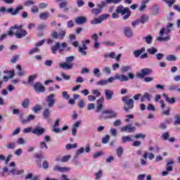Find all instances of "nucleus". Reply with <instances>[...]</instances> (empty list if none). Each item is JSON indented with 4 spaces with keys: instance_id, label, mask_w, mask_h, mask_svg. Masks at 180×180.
I'll list each match as a JSON object with an SVG mask.
<instances>
[{
    "instance_id": "680f3d73",
    "label": "nucleus",
    "mask_w": 180,
    "mask_h": 180,
    "mask_svg": "<svg viewBox=\"0 0 180 180\" xmlns=\"http://www.w3.org/2000/svg\"><path fill=\"white\" fill-rule=\"evenodd\" d=\"M143 97L145 98V99H146V101L150 102V101H151L152 96H151V94H150L148 93H145L143 94Z\"/></svg>"
},
{
    "instance_id": "e433bc0d",
    "label": "nucleus",
    "mask_w": 180,
    "mask_h": 180,
    "mask_svg": "<svg viewBox=\"0 0 180 180\" xmlns=\"http://www.w3.org/2000/svg\"><path fill=\"white\" fill-rule=\"evenodd\" d=\"M49 16H50V14L47 12H44V13H41L40 15H39V18L41 20H46Z\"/></svg>"
},
{
    "instance_id": "774afa93",
    "label": "nucleus",
    "mask_w": 180,
    "mask_h": 180,
    "mask_svg": "<svg viewBox=\"0 0 180 180\" xmlns=\"http://www.w3.org/2000/svg\"><path fill=\"white\" fill-rule=\"evenodd\" d=\"M62 96L64 99H70V94L67 91H63Z\"/></svg>"
},
{
    "instance_id": "393cba45",
    "label": "nucleus",
    "mask_w": 180,
    "mask_h": 180,
    "mask_svg": "<svg viewBox=\"0 0 180 180\" xmlns=\"http://www.w3.org/2000/svg\"><path fill=\"white\" fill-rule=\"evenodd\" d=\"M53 171H58V172H67V171H70V167H61L57 165L53 166Z\"/></svg>"
},
{
    "instance_id": "5fc2aeb1",
    "label": "nucleus",
    "mask_w": 180,
    "mask_h": 180,
    "mask_svg": "<svg viewBox=\"0 0 180 180\" xmlns=\"http://www.w3.org/2000/svg\"><path fill=\"white\" fill-rule=\"evenodd\" d=\"M24 5H25V6H32L34 5V1H33L32 0H27L25 1Z\"/></svg>"
},
{
    "instance_id": "c03bdc74",
    "label": "nucleus",
    "mask_w": 180,
    "mask_h": 180,
    "mask_svg": "<svg viewBox=\"0 0 180 180\" xmlns=\"http://www.w3.org/2000/svg\"><path fill=\"white\" fill-rule=\"evenodd\" d=\"M42 108L41 105H37L35 106H34L32 109V112H34V113H37L38 112H40V110H41Z\"/></svg>"
},
{
    "instance_id": "7c9ffc66",
    "label": "nucleus",
    "mask_w": 180,
    "mask_h": 180,
    "mask_svg": "<svg viewBox=\"0 0 180 180\" xmlns=\"http://www.w3.org/2000/svg\"><path fill=\"white\" fill-rule=\"evenodd\" d=\"M120 70L122 72H129L131 70V66L129 65H122Z\"/></svg>"
},
{
    "instance_id": "2f4dec72",
    "label": "nucleus",
    "mask_w": 180,
    "mask_h": 180,
    "mask_svg": "<svg viewBox=\"0 0 180 180\" xmlns=\"http://www.w3.org/2000/svg\"><path fill=\"white\" fill-rule=\"evenodd\" d=\"M93 74L94 77H96L97 78H100V77H102V73L101 72V70L99 68H96L93 70Z\"/></svg>"
},
{
    "instance_id": "bb28decb",
    "label": "nucleus",
    "mask_w": 180,
    "mask_h": 180,
    "mask_svg": "<svg viewBox=\"0 0 180 180\" xmlns=\"http://www.w3.org/2000/svg\"><path fill=\"white\" fill-rule=\"evenodd\" d=\"M144 51H146V48L136 50L134 51V56L136 58H139V57H140V56H141L142 53H144Z\"/></svg>"
},
{
    "instance_id": "f257e3e1",
    "label": "nucleus",
    "mask_w": 180,
    "mask_h": 180,
    "mask_svg": "<svg viewBox=\"0 0 180 180\" xmlns=\"http://www.w3.org/2000/svg\"><path fill=\"white\" fill-rule=\"evenodd\" d=\"M8 36H15L17 39H22L27 35V31L23 30V25H14L7 32Z\"/></svg>"
},
{
    "instance_id": "cd10ccee",
    "label": "nucleus",
    "mask_w": 180,
    "mask_h": 180,
    "mask_svg": "<svg viewBox=\"0 0 180 180\" xmlns=\"http://www.w3.org/2000/svg\"><path fill=\"white\" fill-rule=\"evenodd\" d=\"M36 117L33 115H30L26 119L22 120L21 122L23 124H26V123H29V122H32V120H34Z\"/></svg>"
},
{
    "instance_id": "c9c22d12",
    "label": "nucleus",
    "mask_w": 180,
    "mask_h": 180,
    "mask_svg": "<svg viewBox=\"0 0 180 180\" xmlns=\"http://www.w3.org/2000/svg\"><path fill=\"white\" fill-rule=\"evenodd\" d=\"M122 143H127L133 141V139H131V136H124L122 137Z\"/></svg>"
},
{
    "instance_id": "423d86ee",
    "label": "nucleus",
    "mask_w": 180,
    "mask_h": 180,
    "mask_svg": "<svg viewBox=\"0 0 180 180\" xmlns=\"http://www.w3.org/2000/svg\"><path fill=\"white\" fill-rule=\"evenodd\" d=\"M101 115H107L104 116V119H116L117 117V112L113 110H104L102 111Z\"/></svg>"
},
{
    "instance_id": "79ce46f5",
    "label": "nucleus",
    "mask_w": 180,
    "mask_h": 180,
    "mask_svg": "<svg viewBox=\"0 0 180 180\" xmlns=\"http://www.w3.org/2000/svg\"><path fill=\"white\" fill-rule=\"evenodd\" d=\"M84 151L85 149L84 148H80L77 150V153L74 155V158H78V155H79L80 154H83Z\"/></svg>"
},
{
    "instance_id": "f3484780",
    "label": "nucleus",
    "mask_w": 180,
    "mask_h": 180,
    "mask_svg": "<svg viewBox=\"0 0 180 180\" xmlns=\"http://www.w3.org/2000/svg\"><path fill=\"white\" fill-rule=\"evenodd\" d=\"M56 2H60L59 4V8L60 9H63L65 12H67V11L70 10V8L67 7L68 2H67L65 0H56Z\"/></svg>"
},
{
    "instance_id": "f03ea898",
    "label": "nucleus",
    "mask_w": 180,
    "mask_h": 180,
    "mask_svg": "<svg viewBox=\"0 0 180 180\" xmlns=\"http://www.w3.org/2000/svg\"><path fill=\"white\" fill-rule=\"evenodd\" d=\"M172 26H174L172 23H169L167 25V29H166L165 27L162 28L159 33L160 37H158L156 38V40L158 41H168V40H169V36L165 37H163L162 36H164V34H169V33H171V30L169 29H171Z\"/></svg>"
},
{
    "instance_id": "69168bd1",
    "label": "nucleus",
    "mask_w": 180,
    "mask_h": 180,
    "mask_svg": "<svg viewBox=\"0 0 180 180\" xmlns=\"http://www.w3.org/2000/svg\"><path fill=\"white\" fill-rule=\"evenodd\" d=\"M147 110H150L151 112H155V107L153 104H148Z\"/></svg>"
},
{
    "instance_id": "37998d69",
    "label": "nucleus",
    "mask_w": 180,
    "mask_h": 180,
    "mask_svg": "<svg viewBox=\"0 0 180 180\" xmlns=\"http://www.w3.org/2000/svg\"><path fill=\"white\" fill-rule=\"evenodd\" d=\"M166 61H176V56L174 55H168L166 56Z\"/></svg>"
},
{
    "instance_id": "39448f33",
    "label": "nucleus",
    "mask_w": 180,
    "mask_h": 180,
    "mask_svg": "<svg viewBox=\"0 0 180 180\" xmlns=\"http://www.w3.org/2000/svg\"><path fill=\"white\" fill-rule=\"evenodd\" d=\"M115 79H118L119 81H121V82H126L129 81V77L126 76L125 75H120V74H115L114 77H110L108 78V84H112Z\"/></svg>"
},
{
    "instance_id": "6ab92c4d",
    "label": "nucleus",
    "mask_w": 180,
    "mask_h": 180,
    "mask_svg": "<svg viewBox=\"0 0 180 180\" xmlns=\"http://www.w3.org/2000/svg\"><path fill=\"white\" fill-rule=\"evenodd\" d=\"M117 13H121V15H126L129 12V8H124L122 5H120L116 8Z\"/></svg>"
},
{
    "instance_id": "13d9d810",
    "label": "nucleus",
    "mask_w": 180,
    "mask_h": 180,
    "mask_svg": "<svg viewBox=\"0 0 180 180\" xmlns=\"http://www.w3.org/2000/svg\"><path fill=\"white\" fill-rule=\"evenodd\" d=\"M156 60L161 61L164 58V53H158L155 55Z\"/></svg>"
},
{
    "instance_id": "3c124183",
    "label": "nucleus",
    "mask_w": 180,
    "mask_h": 180,
    "mask_svg": "<svg viewBox=\"0 0 180 180\" xmlns=\"http://www.w3.org/2000/svg\"><path fill=\"white\" fill-rule=\"evenodd\" d=\"M109 140H110V136L106 135L104 138L102 139L103 144H108V143H109Z\"/></svg>"
},
{
    "instance_id": "603ef678",
    "label": "nucleus",
    "mask_w": 180,
    "mask_h": 180,
    "mask_svg": "<svg viewBox=\"0 0 180 180\" xmlns=\"http://www.w3.org/2000/svg\"><path fill=\"white\" fill-rule=\"evenodd\" d=\"M39 147L41 148V150H43L44 148H46V150H47L49 148V146H47V143H46V141H41L39 143Z\"/></svg>"
},
{
    "instance_id": "8fccbe9b",
    "label": "nucleus",
    "mask_w": 180,
    "mask_h": 180,
    "mask_svg": "<svg viewBox=\"0 0 180 180\" xmlns=\"http://www.w3.org/2000/svg\"><path fill=\"white\" fill-rule=\"evenodd\" d=\"M96 85H101V86H103V85H108V80L101 79L96 82Z\"/></svg>"
},
{
    "instance_id": "412c9836",
    "label": "nucleus",
    "mask_w": 180,
    "mask_h": 180,
    "mask_svg": "<svg viewBox=\"0 0 180 180\" xmlns=\"http://www.w3.org/2000/svg\"><path fill=\"white\" fill-rule=\"evenodd\" d=\"M82 46H79V53H81L82 56H86V51L84 50H88V47L85 44V41H82Z\"/></svg>"
},
{
    "instance_id": "6e6d98bb",
    "label": "nucleus",
    "mask_w": 180,
    "mask_h": 180,
    "mask_svg": "<svg viewBox=\"0 0 180 180\" xmlns=\"http://www.w3.org/2000/svg\"><path fill=\"white\" fill-rule=\"evenodd\" d=\"M167 89H168L169 91H177L178 87L175 84H172V85H169L167 86Z\"/></svg>"
},
{
    "instance_id": "a878e982",
    "label": "nucleus",
    "mask_w": 180,
    "mask_h": 180,
    "mask_svg": "<svg viewBox=\"0 0 180 180\" xmlns=\"http://www.w3.org/2000/svg\"><path fill=\"white\" fill-rule=\"evenodd\" d=\"M162 96L165 98V101L167 102V103H170L172 105H173L174 103H175V101L176 100L175 98H169L168 96V94H163Z\"/></svg>"
},
{
    "instance_id": "58836bf2",
    "label": "nucleus",
    "mask_w": 180,
    "mask_h": 180,
    "mask_svg": "<svg viewBox=\"0 0 180 180\" xmlns=\"http://www.w3.org/2000/svg\"><path fill=\"white\" fill-rule=\"evenodd\" d=\"M172 164H174V161H172V160H170L167 163L166 171H167V172L172 171V169H173L172 166Z\"/></svg>"
},
{
    "instance_id": "864d4df0",
    "label": "nucleus",
    "mask_w": 180,
    "mask_h": 180,
    "mask_svg": "<svg viewBox=\"0 0 180 180\" xmlns=\"http://www.w3.org/2000/svg\"><path fill=\"white\" fill-rule=\"evenodd\" d=\"M71 158V155H66L63 156L61 159L62 162H68L70 161V159Z\"/></svg>"
},
{
    "instance_id": "2eb2a0df",
    "label": "nucleus",
    "mask_w": 180,
    "mask_h": 180,
    "mask_svg": "<svg viewBox=\"0 0 180 180\" xmlns=\"http://www.w3.org/2000/svg\"><path fill=\"white\" fill-rule=\"evenodd\" d=\"M120 130L122 132L134 133L136 131V127L129 124L122 127Z\"/></svg>"
},
{
    "instance_id": "de8ad7c7",
    "label": "nucleus",
    "mask_w": 180,
    "mask_h": 180,
    "mask_svg": "<svg viewBox=\"0 0 180 180\" xmlns=\"http://www.w3.org/2000/svg\"><path fill=\"white\" fill-rule=\"evenodd\" d=\"M123 148L122 147H119L118 148H117L116 150V153H117V157L120 158L122 157V154H123Z\"/></svg>"
},
{
    "instance_id": "aec40b11",
    "label": "nucleus",
    "mask_w": 180,
    "mask_h": 180,
    "mask_svg": "<svg viewBox=\"0 0 180 180\" xmlns=\"http://www.w3.org/2000/svg\"><path fill=\"white\" fill-rule=\"evenodd\" d=\"M81 123H82V121H77L73 124V126L72 127V136H77V131H78V127H79V126H81Z\"/></svg>"
},
{
    "instance_id": "4be33fe9",
    "label": "nucleus",
    "mask_w": 180,
    "mask_h": 180,
    "mask_svg": "<svg viewBox=\"0 0 180 180\" xmlns=\"http://www.w3.org/2000/svg\"><path fill=\"white\" fill-rule=\"evenodd\" d=\"M58 126H60V119L58 118L55 121L52 131L54 133H60L61 131V129L58 128Z\"/></svg>"
},
{
    "instance_id": "72a5a7b5",
    "label": "nucleus",
    "mask_w": 180,
    "mask_h": 180,
    "mask_svg": "<svg viewBox=\"0 0 180 180\" xmlns=\"http://www.w3.org/2000/svg\"><path fill=\"white\" fill-rule=\"evenodd\" d=\"M143 40H145L147 44H151L153 43V36L148 35L146 37H143Z\"/></svg>"
},
{
    "instance_id": "4468645a",
    "label": "nucleus",
    "mask_w": 180,
    "mask_h": 180,
    "mask_svg": "<svg viewBox=\"0 0 180 180\" xmlns=\"http://www.w3.org/2000/svg\"><path fill=\"white\" fill-rule=\"evenodd\" d=\"M104 101H105V98L103 97H101L96 101L97 105L95 110L96 113H99V112H101L102 109H103Z\"/></svg>"
},
{
    "instance_id": "a19ab883",
    "label": "nucleus",
    "mask_w": 180,
    "mask_h": 180,
    "mask_svg": "<svg viewBox=\"0 0 180 180\" xmlns=\"http://www.w3.org/2000/svg\"><path fill=\"white\" fill-rule=\"evenodd\" d=\"M91 13L95 15V16H98L100 13H102V10L101 8H93L91 9Z\"/></svg>"
},
{
    "instance_id": "bf43d9fd",
    "label": "nucleus",
    "mask_w": 180,
    "mask_h": 180,
    "mask_svg": "<svg viewBox=\"0 0 180 180\" xmlns=\"http://www.w3.org/2000/svg\"><path fill=\"white\" fill-rule=\"evenodd\" d=\"M134 139H136V140H138L139 139H146V134H136L134 136Z\"/></svg>"
},
{
    "instance_id": "20e7f679",
    "label": "nucleus",
    "mask_w": 180,
    "mask_h": 180,
    "mask_svg": "<svg viewBox=\"0 0 180 180\" xmlns=\"http://www.w3.org/2000/svg\"><path fill=\"white\" fill-rule=\"evenodd\" d=\"M68 46V45L65 42H63L61 44H60V42H56L51 47L52 53L56 54L58 50H59L60 53H61V51H64V49H67Z\"/></svg>"
},
{
    "instance_id": "052dcab7",
    "label": "nucleus",
    "mask_w": 180,
    "mask_h": 180,
    "mask_svg": "<svg viewBox=\"0 0 180 180\" xmlns=\"http://www.w3.org/2000/svg\"><path fill=\"white\" fill-rule=\"evenodd\" d=\"M97 6L102 11V9L106 6V1H101L100 4H97Z\"/></svg>"
},
{
    "instance_id": "f8f14e48",
    "label": "nucleus",
    "mask_w": 180,
    "mask_h": 180,
    "mask_svg": "<svg viewBox=\"0 0 180 180\" xmlns=\"http://www.w3.org/2000/svg\"><path fill=\"white\" fill-rule=\"evenodd\" d=\"M153 70H151V69L149 68L142 69L141 70V72L136 74V77L139 79L144 78L145 77H147V75H150V74H151Z\"/></svg>"
},
{
    "instance_id": "e2e57ef3",
    "label": "nucleus",
    "mask_w": 180,
    "mask_h": 180,
    "mask_svg": "<svg viewBox=\"0 0 180 180\" xmlns=\"http://www.w3.org/2000/svg\"><path fill=\"white\" fill-rule=\"evenodd\" d=\"M31 12L32 13H39V7L37 6H33L31 8Z\"/></svg>"
},
{
    "instance_id": "ea45409f",
    "label": "nucleus",
    "mask_w": 180,
    "mask_h": 180,
    "mask_svg": "<svg viewBox=\"0 0 180 180\" xmlns=\"http://www.w3.org/2000/svg\"><path fill=\"white\" fill-rule=\"evenodd\" d=\"M78 144L77 143H69L65 146L66 150H72V148H77Z\"/></svg>"
},
{
    "instance_id": "0e129e2a",
    "label": "nucleus",
    "mask_w": 180,
    "mask_h": 180,
    "mask_svg": "<svg viewBox=\"0 0 180 180\" xmlns=\"http://www.w3.org/2000/svg\"><path fill=\"white\" fill-rule=\"evenodd\" d=\"M91 92L93 95H95L97 98H99V96H101V92H99V90L93 89Z\"/></svg>"
},
{
    "instance_id": "6e6552de",
    "label": "nucleus",
    "mask_w": 180,
    "mask_h": 180,
    "mask_svg": "<svg viewBox=\"0 0 180 180\" xmlns=\"http://www.w3.org/2000/svg\"><path fill=\"white\" fill-rule=\"evenodd\" d=\"M46 102L48 105V108H53L56 105V94H51L46 96Z\"/></svg>"
},
{
    "instance_id": "9d476101",
    "label": "nucleus",
    "mask_w": 180,
    "mask_h": 180,
    "mask_svg": "<svg viewBox=\"0 0 180 180\" xmlns=\"http://www.w3.org/2000/svg\"><path fill=\"white\" fill-rule=\"evenodd\" d=\"M109 16H110L109 14H108V15L102 14L98 18H94V19L91 20L90 21V23H91V25H99V23H102V22H103V20H106V19H108V18H109Z\"/></svg>"
},
{
    "instance_id": "b1692460",
    "label": "nucleus",
    "mask_w": 180,
    "mask_h": 180,
    "mask_svg": "<svg viewBox=\"0 0 180 180\" xmlns=\"http://www.w3.org/2000/svg\"><path fill=\"white\" fill-rule=\"evenodd\" d=\"M86 17L84 16H80L77 17L75 20V22L77 25H84V23H86Z\"/></svg>"
},
{
    "instance_id": "7ed1b4c3",
    "label": "nucleus",
    "mask_w": 180,
    "mask_h": 180,
    "mask_svg": "<svg viewBox=\"0 0 180 180\" xmlns=\"http://www.w3.org/2000/svg\"><path fill=\"white\" fill-rule=\"evenodd\" d=\"M122 102L125 105L123 108L124 112H129L134 108V100L129 96H125L122 98Z\"/></svg>"
},
{
    "instance_id": "0eeeda50",
    "label": "nucleus",
    "mask_w": 180,
    "mask_h": 180,
    "mask_svg": "<svg viewBox=\"0 0 180 180\" xmlns=\"http://www.w3.org/2000/svg\"><path fill=\"white\" fill-rule=\"evenodd\" d=\"M66 34L67 32L65 30H61L59 32H58L57 31H53L51 34V37L58 40H64Z\"/></svg>"
},
{
    "instance_id": "1a4fd4ad",
    "label": "nucleus",
    "mask_w": 180,
    "mask_h": 180,
    "mask_svg": "<svg viewBox=\"0 0 180 180\" xmlns=\"http://www.w3.org/2000/svg\"><path fill=\"white\" fill-rule=\"evenodd\" d=\"M46 133V128L38 125L36 126L32 130V134H34L37 137H40V136H43Z\"/></svg>"
},
{
    "instance_id": "9b49d317",
    "label": "nucleus",
    "mask_w": 180,
    "mask_h": 180,
    "mask_svg": "<svg viewBox=\"0 0 180 180\" xmlns=\"http://www.w3.org/2000/svg\"><path fill=\"white\" fill-rule=\"evenodd\" d=\"M20 11H23V6H18L15 8H10L6 9L7 13H11L12 16L18 15Z\"/></svg>"
},
{
    "instance_id": "5701e85b",
    "label": "nucleus",
    "mask_w": 180,
    "mask_h": 180,
    "mask_svg": "<svg viewBox=\"0 0 180 180\" xmlns=\"http://www.w3.org/2000/svg\"><path fill=\"white\" fill-rule=\"evenodd\" d=\"M59 67L63 68V70H72L74 67V63H67V62L60 63Z\"/></svg>"
},
{
    "instance_id": "ddd939ff",
    "label": "nucleus",
    "mask_w": 180,
    "mask_h": 180,
    "mask_svg": "<svg viewBox=\"0 0 180 180\" xmlns=\"http://www.w3.org/2000/svg\"><path fill=\"white\" fill-rule=\"evenodd\" d=\"M34 89L36 92H38V94H44V92H46V87H44L40 82L34 84Z\"/></svg>"
},
{
    "instance_id": "dca6fc26",
    "label": "nucleus",
    "mask_w": 180,
    "mask_h": 180,
    "mask_svg": "<svg viewBox=\"0 0 180 180\" xmlns=\"http://www.w3.org/2000/svg\"><path fill=\"white\" fill-rule=\"evenodd\" d=\"M124 30V34L126 37L128 39H131L134 36L133 30H131V27H124L123 28Z\"/></svg>"
},
{
    "instance_id": "f704fd0d",
    "label": "nucleus",
    "mask_w": 180,
    "mask_h": 180,
    "mask_svg": "<svg viewBox=\"0 0 180 180\" xmlns=\"http://www.w3.org/2000/svg\"><path fill=\"white\" fill-rule=\"evenodd\" d=\"M16 146V143L15 141H12L10 143H8L7 145H6V148L8 150H13Z\"/></svg>"
},
{
    "instance_id": "338daca9",
    "label": "nucleus",
    "mask_w": 180,
    "mask_h": 180,
    "mask_svg": "<svg viewBox=\"0 0 180 180\" xmlns=\"http://www.w3.org/2000/svg\"><path fill=\"white\" fill-rule=\"evenodd\" d=\"M47 27V24L44 23V24H40L38 25L37 29L38 30H43L44 29H46Z\"/></svg>"
},
{
    "instance_id": "a18cd8bd",
    "label": "nucleus",
    "mask_w": 180,
    "mask_h": 180,
    "mask_svg": "<svg viewBox=\"0 0 180 180\" xmlns=\"http://www.w3.org/2000/svg\"><path fill=\"white\" fill-rule=\"evenodd\" d=\"M75 60V57L72 56L66 57L65 58V61L68 64H72V61H74Z\"/></svg>"
},
{
    "instance_id": "09e8293b",
    "label": "nucleus",
    "mask_w": 180,
    "mask_h": 180,
    "mask_svg": "<svg viewBox=\"0 0 180 180\" xmlns=\"http://www.w3.org/2000/svg\"><path fill=\"white\" fill-rule=\"evenodd\" d=\"M37 78V75H32L28 77V84H32Z\"/></svg>"
},
{
    "instance_id": "473e14b6",
    "label": "nucleus",
    "mask_w": 180,
    "mask_h": 180,
    "mask_svg": "<svg viewBox=\"0 0 180 180\" xmlns=\"http://www.w3.org/2000/svg\"><path fill=\"white\" fill-rule=\"evenodd\" d=\"M22 106L24 109H27L30 105V100L29 98H25L22 103Z\"/></svg>"
},
{
    "instance_id": "c85d7f7f",
    "label": "nucleus",
    "mask_w": 180,
    "mask_h": 180,
    "mask_svg": "<svg viewBox=\"0 0 180 180\" xmlns=\"http://www.w3.org/2000/svg\"><path fill=\"white\" fill-rule=\"evenodd\" d=\"M147 53L150 54V56H154V54H157L158 53V49L151 47L146 50Z\"/></svg>"
},
{
    "instance_id": "4d7b16f0",
    "label": "nucleus",
    "mask_w": 180,
    "mask_h": 180,
    "mask_svg": "<svg viewBox=\"0 0 180 180\" xmlns=\"http://www.w3.org/2000/svg\"><path fill=\"white\" fill-rule=\"evenodd\" d=\"M75 26L74 21L72 20H70L67 22V27L68 29H72V27Z\"/></svg>"
},
{
    "instance_id": "4c0bfd02",
    "label": "nucleus",
    "mask_w": 180,
    "mask_h": 180,
    "mask_svg": "<svg viewBox=\"0 0 180 180\" xmlns=\"http://www.w3.org/2000/svg\"><path fill=\"white\" fill-rule=\"evenodd\" d=\"M95 176L96 180L101 179L102 176H103V171L101 169L98 170V172L95 174Z\"/></svg>"
},
{
    "instance_id": "49530a36",
    "label": "nucleus",
    "mask_w": 180,
    "mask_h": 180,
    "mask_svg": "<svg viewBox=\"0 0 180 180\" xmlns=\"http://www.w3.org/2000/svg\"><path fill=\"white\" fill-rule=\"evenodd\" d=\"M139 20L141 23H146V22H148V16L142 15Z\"/></svg>"
},
{
    "instance_id": "a211bd4d",
    "label": "nucleus",
    "mask_w": 180,
    "mask_h": 180,
    "mask_svg": "<svg viewBox=\"0 0 180 180\" xmlns=\"http://www.w3.org/2000/svg\"><path fill=\"white\" fill-rule=\"evenodd\" d=\"M104 94L105 96V99L107 101H112V98H113V95H115V92L113 91V90L105 89L104 91Z\"/></svg>"
},
{
    "instance_id": "c756f323",
    "label": "nucleus",
    "mask_w": 180,
    "mask_h": 180,
    "mask_svg": "<svg viewBox=\"0 0 180 180\" xmlns=\"http://www.w3.org/2000/svg\"><path fill=\"white\" fill-rule=\"evenodd\" d=\"M51 115V111H50V109L49 108H45L44 112H43V117L44 119H49Z\"/></svg>"
}]
</instances>
